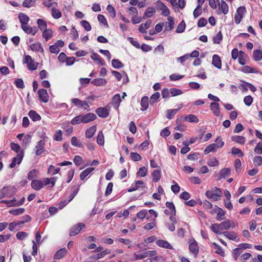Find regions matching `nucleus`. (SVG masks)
I'll list each match as a JSON object with an SVG mask.
<instances>
[{
  "mask_svg": "<svg viewBox=\"0 0 262 262\" xmlns=\"http://www.w3.org/2000/svg\"><path fill=\"white\" fill-rule=\"evenodd\" d=\"M231 139L233 141L242 145L244 144L246 142V139L243 136H233L231 137Z\"/></svg>",
  "mask_w": 262,
  "mask_h": 262,
  "instance_id": "obj_27",
  "label": "nucleus"
},
{
  "mask_svg": "<svg viewBox=\"0 0 262 262\" xmlns=\"http://www.w3.org/2000/svg\"><path fill=\"white\" fill-rule=\"evenodd\" d=\"M151 20H148L145 23L141 24L139 27V32L142 33H146V30L149 28L151 25Z\"/></svg>",
  "mask_w": 262,
  "mask_h": 262,
  "instance_id": "obj_17",
  "label": "nucleus"
},
{
  "mask_svg": "<svg viewBox=\"0 0 262 262\" xmlns=\"http://www.w3.org/2000/svg\"><path fill=\"white\" fill-rule=\"evenodd\" d=\"M215 143H212L207 146L204 150L205 154H208L210 152H214L219 148L222 147L224 142L219 138H217L215 141Z\"/></svg>",
  "mask_w": 262,
  "mask_h": 262,
  "instance_id": "obj_1",
  "label": "nucleus"
},
{
  "mask_svg": "<svg viewBox=\"0 0 262 262\" xmlns=\"http://www.w3.org/2000/svg\"><path fill=\"white\" fill-rule=\"evenodd\" d=\"M219 6L220 9H221L222 12L224 14H226L228 13V6L225 1L222 0L220 3H219Z\"/></svg>",
  "mask_w": 262,
  "mask_h": 262,
  "instance_id": "obj_29",
  "label": "nucleus"
},
{
  "mask_svg": "<svg viewBox=\"0 0 262 262\" xmlns=\"http://www.w3.org/2000/svg\"><path fill=\"white\" fill-rule=\"evenodd\" d=\"M96 116L93 113H88L85 115H82L83 123H88L94 120L96 118Z\"/></svg>",
  "mask_w": 262,
  "mask_h": 262,
  "instance_id": "obj_14",
  "label": "nucleus"
},
{
  "mask_svg": "<svg viewBox=\"0 0 262 262\" xmlns=\"http://www.w3.org/2000/svg\"><path fill=\"white\" fill-rule=\"evenodd\" d=\"M217 215L216 219L217 221H221L224 219V216L225 215V211L221 208H217L216 211Z\"/></svg>",
  "mask_w": 262,
  "mask_h": 262,
  "instance_id": "obj_34",
  "label": "nucleus"
},
{
  "mask_svg": "<svg viewBox=\"0 0 262 262\" xmlns=\"http://www.w3.org/2000/svg\"><path fill=\"white\" fill-rule=\"evenodd\" d=\"M144 182L142 181H137L136 182L135 185L128 189V192H132L137 190L140 186H143Z\"/></svg>",
  "mask_w": 262,
  "mask_h": 262,
  "instance_id": "obj_44",
  "label": "nucleus"
},
{
  "mask_svg": "<svg viewBox=\"0 0 262 262\" xmlns=\"http://www.w3.org/2000/svg\"><path fill=\"white\" fill-rule=\"evenodd\" d=\"M157 4L160 10L162 11L161 14L165 16H168L170 14V12L167 7L160 1H158Z\"/></svg>",
  "mask_w": 262,
  "mask_h": 262,
  "instance_id": "obj_9",
  "label": "nucleus"
},
{
  "mask_svg": "<svg viewBox=\"0 0 262 262\" xmlns=\"http://www.w3.org/2000/svg\"><path fill=\"white\" fill-rule=\"evenodd\" d=\"M207 164L211 167L216 166L219 164V162L215 158H212L208 161Z\"/></svg>",
  "mask_w": 262,
  "mask_h": 262,
  "instance_id": "obj_58",
  "label": "nucleus"
},
{
  "mask_svg": "<svg viewBox=\"0 0 262 262\" xmlns=\"http://www.w3.org/2000/svg\"><path fill=\"white\" fill-rule=\"evenodd\" d=\"M160 93L159 92H156L152 95L150 98V104L154 103L157 99L160 97Z\"/></svg>",
  "mask_w": 262,
  "mask_h": 262,
  "instance_id": "obj_62",
  "label": "nucleus"
},
{
  "mask_svg": "<svg viewBox=\"0 0 262 262\" xmlns=\"http://www.w3.org/2000/svg\"><path fill=\"white\" fill-rule=\"evenodd\" d=\"M121 101L122 100L120 95L116 94L113 97L112 103L114 105L116 106L117 107H118Z\"/></svg>",
  "mask_w": 262,
  "mask_h": 262,
  "instance_id": "obj_42",
  "label": "nucleus"
},
{
  "mask_svg": "<svg viewBox=\"0 0 262 262\" xmlns=\"http://www.w3.org/2000/svg\"><path fill=\"white\" fill-rule=\"evenodd\" d=\"M230 168H223L222 169L219 173L217 174V180L219 181L223 178H226L228 177L230 174Z\"/></svg>",
  "mask_w": 262,
  "mask_h": 262,
  "instance_id": "obj_8",
  "label": "nucleus"
},
{
  "mask_svg": "<svg viewBox=\"0 0 262 262\" xmlns=\"http://www.w3.org/2000/svg\"><path fill=\"white\" fill-rule=\"evenodd\" d=\"M222 34L221 33V32L220 31L214 37H213V40L214 43H219L220 41L222 40Z\"/></svg>",
  "mask_w": 262,
  "mask_h": 262,
  "instance_id": "obj_61",
  "label": "nucleus"
},
{
  "mask_svg": "<svg viewBox=\"0 0 262 262\" xmlns=\"http://www.w3.org/2000/svg\"><path fill=\"white\" fill-rule=\"evenodd\" d=\"M186 25L184 20L181 21L177 26L176 29V32L178 33H181L184 31L185 29Z\"/></svg>",
  "mask_w": 262,
  "mask_h": 262,
  "instance_id": "obj_48",
  "label": "nucleus"
},
{
  "mask_svg": "<svg viewBox=\"0 0 262 262\" xmlns=\"http://www.w3.org/2000/svg\"><path fill=\"white\" fill-rule=\"evenodd\" d=\"M169 92L172 96H176L182 94V92L180 90L176 88L170 89Z\"/></svg>",
  "mask_w": 262,
  "mask_h": 262,
  "instance_id": "obj_60",
  "label": "nucleus"
},
{
  "mask_svg": "<svg viewBox=\"0 0 262 262\" xmlns=\"http://www.w3.org/2000/svg\"><path fill=\"white\" fill-rule=\"evenodd\" d=\"M60 169L59 168H56L55 166L51 165L49 167L48 172V173H51L52 175H55L59 172Z\"/></svg>",
  "mask_w": 262,
  "mask_h": 262,
  "instance_id": "obj_57",
  "label": "nucleus"
},
{
  "mask_svg": "<svg viewBox=\"0 0 262 262\" xmlns=\"http://www.w3.org/2000/svg\"><path fill=\"white\" fill-rule=\"evenodd\" d=\"M31 186L34 190H39L42 188L43 182L37 180H33L31 182Z\"/></svg>",
  "mask_w": 262,
  "mask_h": 262,
  "instance_id": "obj_21",
  "label": "nucleus"
},
{
  "mask_svg": "<svg viewBox=\"0 0 262 262\" xmlns=\"http://www.w3.org/2000/svg\"><path fill=\"white\" fill-rule=\"evenodd\" d=\"M253 58L256 61H259L262 59V51L254 50L253 52Z\"/></svg>",
  "mask_w": 262,
  "mask_h": 262,
  "instance_id": "obj_45",
  "label": "nucleus"
},
{
  "mask_svg": "<svg viewBox=\"0 0 262 262\" xmlns=\"http://www.w3.org/2000/svg\"><path fill=\"white\" fill-rule=\"evenodd\" d=\"M210 229L215 233L217 234H221L223 232H221V230L219 228V225L218 224H213L210 227Z\"/></svg>",
  "mask_w": 262,
  "mask_h": 262,
  "instance_id": "obj_47",
  "label": "nucleus"
},
{
  "mask_svg": "<svg viewBox=\"0 0 262 262\" xmlns=\"http://www.w3.org/2000/svg\"><path fill=\"white\" fill-rule=\"evenodd\" d=\"M15 192V189L13 187H9L7 186L4 187L0 192V199L6 196H10L12 193Z\"/></svg>",
  "mask_w": 262,
  "mask_h": 262,
  "instance_id": "obj_3",
  "label": "nucleus"
},
{
  "mask_svg": "<svg viewBox=\"0 0 262 262\" xmlns=\"http://www.w3.org/2000/svg\"><path fill=\"white\" fill-rule=\"evenodd\" d=\"M85 227V225L82 223H79L77 225L74 226L70 230V236H75L77 235L82 228Z\"/></svg>",
  "mask_w": 262,
  "mask_h": 262,
  "instance_id": "obj_11",
  "label": "nucleus"
},
{
  "mask_svg": "<svg viewBox=\"0 0 262 262\" xmlns=\"http://www.w3.org/2000/svg\"><path fill=\"white\" fill-rule=\"evenodd\" d=\"M249 60V57L244 52L239 51V56L238 57V62L242 64H245Z\"/></svg>",
  "mask_w": 262,
  "mask_h": 262,
  "instance_id": "obj_16",
  "label": "nucleus"
},
{
  "mask_svg": "<svg viewBox=\"0 0 262 262\" xmlns=\"http://www.w3.org/2000/svg\"><path fill=\"white\" fill-rule=\"evenodd\" d=\"M53 35V32L52 30L50 29H46L43 30L42 36L46 39V41L50 39Z\"/></svg>",
  "mask_w": 262,
  "mask_h": 262,
  "instance_id": "obj_33",
  "label": "nucleus"
},
{
  "mask_svg": "<svg viewBox=\"0 0 262 262\" xmlns=\"http://www.w3.org/2000/svg\"><path fill=\"white\" fill-rule=\"evenodd\" d=\"M31 49L34 51H38L39 50L43 51V49L39 43H33L30 46Z\"/></svg>",
  "mask_w": 262,
  "mask_h": 262,
  "instance_id": "obj_59",
  "label": "nucleus"
},
{
  "mask_svg": "<svg viewBox=\"0 0 262 262\" xmlns=\"http://www.w3.org/2000/svg\"><path fill=\"white\" fill-rule=\"evenodd\" d=\"M219 228L222 230H228L230 228V220H227L220 224H218Z\"/></svg>",
  "mask_w": 262,
  "mask_h": 262,
  "instance_id": "obj_32",
  "label": "nucleus"
},
{
  "mask_svg": "<svg viewBox=\"0 0 262 262\" xmlns=\"http://www.w3.org/2000/svg\"><path fill=\"white\" fill-rule=\"evenodd\" d=\"M28 115L33 121H38L41 119L40 116L33 110H31L29 112Z\"/></svg>",
  "mask_w": 262,
  "mask_h": 262,
  "instance_id": "obj_26",
  "label": "nucleus"
},
{
  "mask_svg": "<svg viewBox=\"0 0 262 262\" xmlns=\"http://www.w3.org/2000/svg\"><path fill=\"white\" fill-rule=\"evenodd\" d=\"M189 249L190 251L195 256H196L199 252V247L196 242L194 240L192 241L190 243Z\"/></svg>",
  "mask_w": 262,
  "mask_h": 262,
  "instance_id": "obj_13",
  "label": "nucleus"
},
{
  "mask_svg": "<svg viewBox=\"0 0 262 262\" xmlns=\"http://www.w3.org/2000/svg\"><path fill=\"white\" fill-rule=\"evenodd\" d=\"M232 154L237 156L239 157H242L244 156V154L241 149L235 147H233L231 149Z\"/></svg>",
  "mask_w": 262,
  "mask_h": 262,
  "instance_id": "obj_46",
  "label": "nucleus"
},
{
  "mask_svg": "<svg viewBox=\"0 0 262 262\" xmlns=\"http://www.w3.org/2000/svg\"><path fill=\"white\" fill-rule=\"evenodd\" d=\"M67 251L66 248H62L59 250L55 254L54 258L56 259H59L64 257L67 253Z\"/></svg>",
  "mask_w": 262,
  "mask_h": 262,
  "instance_id": "obj_28",
  "label": "nucleus"
},
{
  "mask_svg": "<svg viewBox=\"0 0 262 262\" xmlns=\"http://www.w3.org/2000/svg\"><path fill=\"white\" fill-rule=\"evenodd\" d=\"M97 114L101 118H106L109 114L107 109L105 107H99L96 110Z\"/></svg>",
  "mask_w": 262,
  "mask_h": 262,
  "instance_id": "obj_15",
  "label": "nucleus"
},
{
  "mask_svg": "<svg viewBox=\"0 0 262 262\" xmlns=\"http://www.w3.org/2000/svg\"><path fill=\"white\" fill-rule=\"evenodd\" d=\"M51 14L55 19H58L61 17V12L57 9L53 8L51 9Z\"/></svg>",
  "mask_w": 262,
  "mask_h": 262,
  "instance_id": "obj_40",
  "label": "nucleus"
},
{
  "mask_svg": "<svg viewBox=\"0 0 262 262\" xmlns=\"http://www.w3.org/2000/svg\"><path fill=\"white\" fill-rule=\"evenodd\" d=\"M71 102L78 108H82L86 111H89L90 106L86 101H82L78 98H73L71 100Z\"/></svg>",
  "mask_w": 262,
  "mask_h": 262,
  "instance_id": "obj_2",
  "label": "nucleus"
},
{
  "mask_svg": "<svg viewBox=\"0 0 262 262\" xmlns=\"http://www.w3.org/2000/svg\"><path fill=\"white\" fill-rule=\"evenodd\" d=\"M169 219V222L166 224V226L170 231H173L175 230L174 225L177 223V219L173 215H171Z\"/></svg>",
  "mask_w": 262,
  "mask_h": 262,
  "instance_id": "obj_7",
  "label": "nucleus"
},
{
  "mask_svg": "<svg viewBox=\"0 0 262 262\" xmlns=\"http://www.w3.org/2000/svg\"><path fill=\"white\" fill-rule=\"evenodd\" d=\"M219 194H215L213 193V191H211L210 190H208L206 192V196L209 199H211L213 201H217L220 199Z\"/></svg>",
  "mask_w": 262,
  "mask_h": 262,
  "instance_id": "obj_24",
  "label": "nucleus"
},
{
  "mask_svg": "<svg viewBox=\"0 0 262 262\" xmlns=\"http://www.w3.org/2000/svg\"><path fill=\"white\" fill-rule=\"evenodd\" d=\"M183 118L185 121L191 123H198L199 121L197 117L192 114L187 115L183 117Z\"/></svg>",
  "mask_w": 262,
  "mask_h": 262,
  "instance_id": "obj_30",
  "label": "nucleus"
},
{
  "mask_svg": "<svg viewBox=\"0 0 262 262\" xmlns=\"http://www.w3.org/2000/svg\"><path fill=\"white\" fill-rule=\"evenodd\" d=\"M21 29L26 33L31 34L32 35H35L38 31L36 27H32L27 25L24 26H21Z\"/></svg>",
  "mask_w": 262,
  "mask_h": 262,
  "instance_id": "obj_6",
  "label": "nucleus"
},
{
  "mask_svg": "<svg viewBox=\"0 0 262 262\" xmlns=\"http://www.w3.org/2000/svg\"><path fill=\"white\" fill-rule=\"evenodd\" d=\"M157 244L161 247H163V248H167V249H171L172 248V247L169 244V243L165 241H164V240H162V239L158 240L157 241Z\"/></svg>",
  "mask_w": 262,
  "mask_h": 262,
  "instance_id": "obj_35",
  "label": "nucleus"
},
{
  "mask_svg": "<svg viewBox=\"0 0 262 262\" xmlns=\"http://www.w3.org/2000/svg\"><path fill=\"white\" fill-rule=\"evenodd\" d=\"M210 108L213 113L216 116H219L220 113L219 104L216 102H212L210 104Z\"/></svg>",
  "mask_w": 262,
  "mask_h": 262,
  "instance_id": "obj_22",
  "label": "nucleus"
},
{
  "mask_svg": "<svg viewBox=\"0 0 262 262\" xmlns=\"http://www.w3.org/2000/svg\"><path fill=\"white\" fill-rule=\"evenodd\" d=\"M25 211V209L22 208H18L16 209H12L9 210V213L14 215H18L23 214Z\"/></svg>",
  "mask_w": 262,
  "mask_h": 262,
  "instance_id": "obj_50",
  "label": "nucleus"
},
{
  "mask_svg": "<svg viewBox=\"0 0 262 262\" xmlns=\"http://www.w3.org/2000/svg\"><path fill=\"white\" fill-rule=\"evenodd\" d=\"M152 177L153 181L157 182L159 181L161 177V171L160 170H155L152 173Z\"/></svg>",
  "mask_w": 262,
  "mask_h": 262,
  "instance_id": "obj_43",
  "label": "nucleus"
},
{
  "mask_svg": "<svg viewBox=\"0 0 262 262\" xmlns=\"http://www.w3.org/2000/svg\"><path fill=\"white\" fill-rule=\"evenodd\" d=\"M94 170V168L93 167H89L84 170L83 172H82L80 175V178L81 180H83L84 178L88 176L92 171Z\"/></svg>",
  "mask_w": 262,
  "mask_h": 262,
  "instance_id": "obj_41",
  "label": "nucleus"
},
{
  "mask_svg": "<svg viewBox=\"0 0 262 262\" xmlns=\"http://www.w3.org/2000/svg\"><path fill=\"white\" fill-rule=\"evenodd\" d=\"M44 145L45 143L43 140H40L38 143L35 148L36 150V155L37 156H39L41 155L45 150L44 149Z\"/></svg>",
  "mask_w": 262,
  "mask_h": 262,
  "instance_id": "obj_20",
  "label": "nucleus"
},
{
  "mask_svg": "<svg viewBox=\"0 0 262 262\" xmlns=\"http://www.w3.org/2000/svg\"><path fill=\"white\" fill-rule=\"evenodd\" d=\"M25 62L30 70H35L37 69L38 63L35 62L30 56L27 55L26 56Z\"/></svg>",
  "mask_w": 262,
  "mask_h": 262,
  "instance_id": "obj_4",
  "label": "nucleus"
},
{
  "mask_svg": "<svg viewBox=\"0 0 262 262\" xmlns=\"http://www.w3.org/2000/svg\"><path fill=\"white\" fill-rule=\"evenodd\" d=\"M202 6L201 5H199L196 8L194 9L193 14L194 18H196L199 17L202 14Z\"/></svg>",
  "mask_w": 262,
  "mask_h": 262,
  "instance_id": "obj_55",
  "label": "nucleus"
},
{
  "mask_svg": "<svg viewBox=\"0 0 262 262\" xmlns=\"http://www.w3.org/2000/svg\"><path fill=\"white\" fill-rule=\"evenodd\" d=\"M222 234L230 240L237 242L239 241L237 234L234 232L225 231Z\"/></svg>",
  "mask_w": 262,
  "mask_h": 262,
  "instance_id": "obj_12",
  "label": "nucleus"
},
{
  "mask_svg": "<svg viewBox=\"0 0 262 262\" xmlns=\"http://www.w3.org/2000/svg\"><path fill=\"white\" fill-rule=\"evenodd\" d=\"M35 2L36 0H25L23 3V6L26 8H30L34 5Z\"/></svg>",
  "mask_w": 262,
  "mask_h": 262,
  "instance_id": "obj_54",
  "label": "nucleus"
},
{
  "mask_svg": "<svg viewBox=\"0 0 262 262\" xmlns=\"http://www.w3.org/2000/svg\"><path fill=\"white\" fill-rule=\"evenodd\" d=\"M37 24L38 28L41 31L47 29V25L46 21L42 19L39 18L37 20Z\"/></svg>",
  "mask_w": 262,
  "mask_h": 262,
  "instance_id": "obj_37",
  "label": "nucleus"
},
{
  "mask_svg": "<svg viewBox=\"0 0 262 262\" xmlns=\"http://www.w3.org/2000/svg\"><path fill=\"white\" fill-rule=\"evenodd\" d=\"M97 142L100 145H104V136L102 131H100L97 135Z\"/></svg>",
  "mask_w": 262,
  "mask_h": 262,
  "instance_id": "obj_51",
  "label": "nucleus"
},
{
  "mask_svg": "<svg viewBox=\"0 0 262 262\" xmlns=\"http://www.w3.org/2000/svg\"><path fill=\"white\" fill-rule=\"evenodd\" d=\"M83 123L82 115H79L75 117L71 121V123L73 125L79 124Z\"/></svg>",
  "mask_w": 262,
  "mask_h": 262,
  "instance_id": "obj_39",
  "label": "nucleus"
},
{
  "mask_svg": "<svg viewBox=\"0 0 262 262\" xmlns=\"http://www.w3.org/2000/svg\"><path fill=\"white\" fill-rule=\"evenodd\" d=\"M156 13V10L155 8L152 7L148 8L144 13V16L143 18L145 17H151Z\"/></svg>",
  "mask_w": 262,
  "mask_h": 262,
  "instance_id": "obj_36",
  "label": "nucleus"
},
{
  "mask_svg": "<svg viewBox=\"0 0 262 262\" xmlns=\"http://www.w3.org/2000/svg\"><path fill=\"white\" fill-rule=\"evenodd\" d=\"M141 106L143 108V110H145L148 106V98L147 96L143 97L141 101Z\"/></svg>",
  "mask_w": 262,
  "mask_h": 262,
  "instance_id": "obj_49",
  "label": "nucleus"
},
{
  "mask_svg": "<svg viewBox=\"0 0 262 262\" xmlns=\"http://www.w3.org/2000/svg\"><path fill=\"white\" fill-rule=\"evenodd\" d=\"M147 172V169L145 167H141L137 172V174L141 177H145Z\"/></svg>",
  "mask_w": 262,
  "mask_h": 262,
  "instance_id": "obj_64",
  "label": "nucleus"
},
{
  "mask_svg": "<svg viewBox=\"0 0 262 262\" xmlns=\"http://www.w3.org/2000/svg\"><path fill=\"white\" fill-rule=\"evenodd\" d=\"M96 131V126L95 125L92 126L85 131V137L87 138H92Z\"/></svg>",
  "mask_w": 262,
  "mask_h": 262,
  "instance_id": "obj_25",
  "label": "nucleus"
},
{
  "mask_svg": "<svg viewBox=\"0 0 262 262\" xmlns=\"http://www.w3.org/2000/svg\"><path fill=\"white\" fill-rule=\"evenodd\" d=\"M91 83L96 86H102L106 84V80L105 79L97 78L93 80Z\"/></svg>",
  "mask_w": 262,
  "mask_h": 262,
  "instance_id": "obj_31",
  "label": "nucleus"
},
{
  "mask_svg": "<svg viewBox=\"0 0 262 262\" xmlns=\"http://www.w3.org/2000/svg\"><path fill=\"white\" fill-rule=\"evenodd\" d=\"M24 157V152H19L17 154L16 157H15L13 158L11 163L10 165V168H14L16 164L18 165L20 164L21 162Z\"/></svg>",
  "mask_w": 262,
  "mask_h": 262,
  "instance_id": "obj_5",
  "label": "nucleus"
},
{
  "mask_svg": "<svg viewBox=\"0 0 262 262\" xmlns=\"http://www.w3.org/2000/svg\"><path fill=\"white\" fill-rule=\"evenodd\" d=\"M81 25L86 31H89L91 30V26L86 20H82L81 21Z\"/></svg>",
  "mask_w": 262,
  "mask_h": 262,
  "instance_id": "obj_63",
  "label": "nucleus"
},
{
  "mask_svg": "<svg viewBox=\"0 0 262 262\" xmlns=\"http://www.w3.org/2000/svg\"><path fill=\"white\" fill-rule=\"evenodd\" d=\"M38 94L40 100L43 102H47L48 101L49 96L47 91L45 89H40L38 91Z\"/></svg>",
  "mask_w": 262,
  "mask_h": 262,
  "instance_id": "obj_10",
  "label": "nucleus"
},
{
  "mask_svg": "<svg viewBox=\"0 0 262 262\" xmlns=\"http://www.w3.org/2000/svg\"><path fill=\"white\" fill-rule=\"evenodd\" d=\"M91 57L93 60L96 62L97 63L100 64L101 65L103 64L102 59L98 54L93 53L92 54Z\"/></svg>",
  "mask_w": 262,
  "mask_h": 262,
  "instance_id": "obj_38",
  "label": "nucleus"
},
{
  "mask_svg": "<svg viewBox=\"0 0 262 262\" xmlns=\"http://www.w3.org/2000/svg\"><path fill=\"white\" fill-rule=\"evenodd\" d=\"M174 25V22L172 17L169 16L167 18V21L165 22V29L167 30H171L173 29Z\"/></svg>",
  "mask_w": 262,
  "mask_h": 262,
  "instance_id": "obj_23",
  "label": "nucleus"
},
{
  "mask_svg": "<svg viewBox=\"0 0 262 262\" xmlns=\"http://www.w3.org/2000/svg\"><path fill=\"white\" fill-rule=\"evenodd\" d=\"M112 64L114 68L118 69L123 67V64L118 59H113Z\"/></svg>",
  "mask_w": 262,
  "mask_h": 262,
  "instance_id": "obj_53",
  "label": "nucleus"
},
{
  "mask_svg": "<svg viewBox=\"0 0 262 262\" xmlns=\"http://www.w3.org/2000/svg\"><path fill=\"white\" fill-rule=\"evenodd\" d=\"M18 19L21 24V26L27 25L30 19L29 17L23 13H20L18 14Z\"/></svg>",
  "mask_w": 262,
  "mask_h": 262,
  "instance_id": "obj_18",
  "label": "nucleus"
},
{
  "mask_svg": "<svg viewBox=\"0 0 262 262\" xmlns=\"http://www.w3.org/2000/svg\"><path fill=\"white\" fill-rule=\"evenodd\" d=\"M178 109H172V110H168L167 111V116L166 117L168 119H171L173 116L177 113V112L179 111Z\"/></svg>",
  "mask_w": 262,
  "mask_h": 262,
  "instance_id": "obj_56",
  "label": "nucleus"
},
{
  "mask_svg": "<svg viewBox=\"0 0 262 262\" xmlns=\"http://www.w3.org/2000/svg\"><path fill=\"white\" fill-rule=\"evenodd\" d=\"M166 206L169 209L171 215H174L176 214L175 207L172 202H167L166 203Z\"/></svg>",
  "mask_w": 262,
  "mask_h": 262,
  "instance_id": "obj_52",
  "label": "nucleus"
},
{
  "mask_svg": "<svg viewBox=\"0 0 262 262\" xmlns=\"http://www.w3.org/2000/svg\"><path fill=\"white\" fill-rule=\"evenodd\" d=\"M212 64L216 68L220 69L222 68V62L220 57L217 55L212 56Z\"/></svg>",
  "mask_w": 262,
  "mask_h": 262,
  "instance_id": "obj_19",
  "label": "nucleus"
}]
</instances>
